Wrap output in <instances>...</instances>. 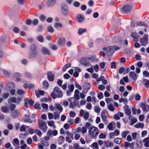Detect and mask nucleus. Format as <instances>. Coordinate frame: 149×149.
Returning a JSON list of instances; mask_svg holds the SVG:
<instances>
[{
    "label": "nucleus",
    "mask_w": 149,
    "mask_h": 149,
    "mask_svg": "<svg viewBox=\"0 0 149 149\" xmlns=\"http://www.w3.org/2000/svg\"><path fill=\"white\" fill-rule=\"evenodd\" d=\"M106 133L105 132L102 133H100L99 136V137L100 139H104L106 137Z\"/></svg>",
    "instance_id": "33"
},
{
    "label": "nucleus",
    "mask_w": 149,
    "mask_h": 149,
    "mask_svg": "<svg viewBox=\"0 0 149 149\" xmlns=\"http://www.w3.org/2000/svg\"><path fill=\"white\" fill-rule=\"evenodd\" d=\"M107 127L109 130H112L113 129V124L112 122L110 123L107 125Z\"/></svg>",
    "instance_id": "47"
},
{
    "label": "nucleus",
    "mask_w": 149,
    "mask_h": 149,
    "mask_svg": "<svg viewBox=\"0 0 149 149\" xmlns=\"http://www.w3.org/2000/svg\"><path fill=\"white\" fill-rule=\"evenodd\" d=\"M103 49L105 52L106 54L108 56H111L115 50V49L113 46H109L107 48L104 47Z\"/></svg>",
    "instance_id": "4"
},
{
    "label": "nucleus",
    "mask_w": 149,
    "mask_h": 149,
    "mask_svg": "<svg viewBox=\"0 0 149 149\" xmlns=\"http://www.w3.org/2000/svg\"><path fill=\"white\" fill-rule=\"evenodd\" d=\"M113 132L114 134L116 136H118L120 134L119 131L118 129H115Z\"/></svg>",
    "instance_id": "56"
},
{
    "label": "nucleus",
    "mask_w": 149,
    "mask_h": 149,
    "mask_svg": "<svg viewBox=\"0 0 149 149\" xmlns=\"http://www.w3.org/2000/svg\"><path fill=\"white\" fill-rule=\"evenodd\" d=\"M42 144L44 146L47 147L49 145V142L46 140H43L42 143Z\"/></svg>",
    "instance_id": "40"
},
{
    "label": "nucleus",
    "mask_w": 149,
    "mask_h": 149,
    "mask_svg": "<svg viewBox=\"0 0 149 149\" xmlns=\"http://www.w3.org/2000/svg\"><path fill=\"white\" fill-rule=\"evenodd\" d=\"M104 145L105 146L108 147H111L113 146V142L109 141H107L104 143Z\"/></svg>",
    "instance_id": "21"
},
{
    "label": "nucleus",
    "mask_w": 149,
    "mask_h": 149,
    "mask_svg": "<svg viewBox=\"0 0 149 149\" xmlns=\"http://www.w3.org/2000/svg\"><path fill=\"white\" fill-rule=\"evenodd\" d=\"M35 131L39 136L40 137L41 136L42 133L40 130H35Z\"/></svg>",
    "instance_id": "49"
},
{
    "label": "nucleus",
    "mask_w": 149,
    "mask_h": 149,
    "mask_svg": "<svg viewBox=\"0 0 149 149\" xmlns=\"http://www.w3.org/2000/svg\"><path fill=\"white\" fill-rule=\"evenodd\" d=\"M129 120L131 121L130 124L131 125H133L137 122V119L136 118H134L132 115H130L129 117Z\"/></svg>",
    "instance_id": "15"
},
{
    "label": "nucleus",
    "mask_w": 149,
    "mask_h": 149,
    "mask_svg": "<svg viewBox=\"0 0 149 149\" xmlns=\"http://www.w3.org/2000/svg\"><path fill=\"white\" fill-rule=\"evenodd\" d=\"M19 115V112L17 110H15L13 111L11 116L14 118H17Z\"/></svg>",
    "instance_id": "13"
},
{
    "label": "nucleus",
    "mask_w": 149,
    "mask_h": 149,
    "mask_svg": "<svg viewBox=\"0 0 149 149\" xmlns=\"http://www.w3.org/2000/svg\"><path fill=\"white\" fill-rule=\"evenodd\" d=\"M3 74L6 77H8L9 76L10 74L7 71L4 70H3Z\"/></svg>",
    "instance_id": "63"
},
{
    "label": "nucleus",
    "mask_w": 149,
    "mask_h": 149,
    "mask_svg": "<svg viewBox=\"0 0 149 149\" xmlns=\"http://www.w3.org/2000/svg\"><path fill=\"white\" fill-rule=\"evenodd\" d=\"M94 109L95 112L99 113L100 111V108L98 106H95L94 107Z\"/></svg>",
    "instance_id": "44"
},
{
    "label": "nucleus",
    "mask_w": 149,
    "mask_h": 149,
    "mask_svg": "<svg viewBox=\"0 0 149 149\" xmlns=\"http://www.w3.org/2000/svg\"><path fill=\"white\" fill-rule=\"evenodd\" d=\"M24 120L25 122H29L31 123L32 122V120L30 119L29 116L25 115L24 118Z\"/></svg>",
    "instance_id": "24"
},
{
    "label": "nucleus",
    "mask_w": 149,
    "mask_h": 149,
    "mask_svg": "<svg viewBox=\"0 0 149 149\" xmlns=\"http://www.w3.org/2000/svg\"><path fill=\"white\" fill-rule=\"evenodd\" d=\"M25 101V106L27 107L28 103L30 106H33L34 104V102L32 100H29L28 98L25 99H24Z\"/></svg>",
    "instance_id": "10"
},
{
    "label": "nucleus",
    "mask_w": 149,
    "mask_h": 149,
    "mask_svg": "<svg viewBox=\"0 0 149 149\" xmlns=\"http://www.w3.org/2000/svg\"><path fill=\"white\" fill-rule=\"evenodd\" d=\"M130 77L132 79L134 80H136L137 78L138 75L133 72H131L129 74Z\"/></svg>",
    "instance_id": "12"
},
{
    "label": "nucleus",
    "mask_w": 149,
    "mask_h": 149,
    "mask_svg": "<svg viewBox=\"0 0 149 149\" xmlns=\"http://www.w3.org/2000/svg\"><path fill=\"white\" fill-rule=\"evenodd\" d=\"M148 37L147 35L145 34L143 37L140 39V43L142 46H146L148 43Z\"/></svg>",
    "instance_id": "5"
},
{
    "label": "nucleus",
    "mask_w": 149,
    "mask_h": 149,
    "mask_svg": "<svg viewBox=\"0 0 149 149\" xmlns=\"http://www.w3.org/2000/svg\"><path fill=\"white\" fill-rule=\"evenodd\" d=\"M87 31V30L86 29H79L78 31V34L79 35H81L83 33L86 32Z\"/></svg>",
    "instance_id": "36"
},
{
    "label": "nucleus",
    "mask_w": 149,
    "mask_h": 149,
    "mask_svg": "<svg viewBox=\"0 0 149 149\" xmlns=\"http://www.w3.org/2000/svg\"><path fill=\"white\" fill-rule=\"evenodd\" d=\"M98 88L100 90L102 91L105 89V87L104 85L101 84L99 85Z\"/></svg>",
    "instance_id": "60"
},
{
    "label": "nucleus",
    "mask_w": 149,
    "mask_h": 149,
    "mask_svg": "<svg viewBox=\"0 0 149 149\" xmlns=\"http://www.w3.org/2000/svg\"><path fill=\"white\" fill-rule=\"evenodd\" d=\"M62 26V24L61 23L56 22L54 24V27L56 28H58V27H61Z\"/></svg>",
    "instance_id": "46"
},
{
    "label": "nucleus",
    "mask_w": 149,
    "mask_h": 149,
    "mask_svg": "<svg viewBox=\"0 0 149 149\" xmlns=\"http://www.w3.org/2000/svg\"><path fill=\"white\" fill-rule=\"evenodd\" d=\"M61 12L63 15L65 16H66L68 14L69 9L61 10Z\"/></svg>",
    "instance_id": "32"
},
{
    "label": "nucleus",
    "mask_w": 149,
    "mask_h": 149,
    "mask_svg": "<svg viewBox=\"0 0 149 149\" xmlns=\"http://www.w3.org/2000/svg\"><path fill=\"white\" fill-rule=\"evenodd\" d=\"M51 95L54 99L57 97H61L63 96L62 91L60 88L57 86L54 87L53 92L51 94Z\"/></svg>",
    "instance_id": "1"
},
{
    "label": "nucleus",
    "mask_w": 149,
    "mask_h": 149,
    "mask_svg": "<svg viewBox=\"0 0 149 149\" xmlns=\"http://www.w3.org/2000/svg\"><path fill=\"white\" fill-rule=\"evenodd\" d=\"M126 113L128 115H130L131 113V110L127 107L125 110Z\"/></svg>",
    "instance_id": "59"
},
{
    "label": "nucleus",
    "mask_w": 149,
    "mask_h": 149,
    "mask_svg": "<svg viewBox=\"0 0 149 149\" xmlns=\"http://www.w3.org/2000/svg\"><path fill=\"white\" fill-rule=\"evenodd\" d=\"M88 133L91 137L94 138L98 134L99 131L97 127L93 126L89 128Z\"/></svg>",
    "instance_id": "2"
},
{
    "label": "nucleus",
    "mask_w": 149,
    "mask_h": 149,
    "mask_svg": "<svg viewBox=\"0 0 149 149\" xmlns=\"http://www.w3.org/2000/svg\"><path fill=\"white\" fill-rule=\"evenodd\" d=\"M137 135V133L136 132H134L132 133V136L133 140H135L136 139Z\"/></svg>",
    "instance_id": "61"
},
{
    "label": "nucleus",
    "mask_w": 149,
    "mask_h": 149,
    "mask_svg": "<svg viewBox=\"0 0 149 149\" xmlns=\"http://www.w3.org/2000/svg\"><path fill=\"white\" fill-rule=\"evenodd\" d=\"M122 9L125 12H128L131 10V7L129 4H125L123 6Z\"/></svg>",
    "instance_id": "9"
},
{
    "label": "nucleus",
    "mask_w": 149,
    "mask_h": 149,
    "mask_svg": "<svg viewBox=\"0 0 149 149\" xmlns=\"http://www.w3.org/2000/svg\"><path fill=\"white\" fill-rule=\"evenodd\" d=\"M35 94L39 98L40 97V95H43L44 94V92L43 91L39 90L35 91Z\"/></svg>",
    "instance_id": "20"
},
{
    "label": "nucleus",
    "mask_w": 149,
    "mask_h": 149,
    "mask_svg": "<svg viewBox=\"0 0 149 149\" xmlns=\"http://www.w3.org/2000/svg\"><path fill=\"white\" fill-rule=\"evenodd\" d=\"M130 71V69L129 68H124L123 67H122L119 69V72L120 74L123 73L124 74H126Z\"/></svg>",
    "instance_id": "7"
},
{
    "label": "nucleus",
    "mask_w": 149,
    "mask_h": 149,
    "mask_svg": "<svg viewBox=\"0 0 149 149\" xmlns=\"http://www.w3.org/2000/svg\"><path fill=\"white\" fill-rule=\"evenodd\" d=\"M106 112L104 111H102L101 113V117L103 122L105 124L108 123V122L107 121V117L106 115Z\"/></svg>",
    "instance_id": "6"
},
{
    "label": "nucleus",
    "mask_w": 149,
    "mask_h": 149,
    "mask_svg": "<svg viewBox=\"0 0 149 149\" xmlns=\"http://www.w3.org/2000/svg\"><path fill=\"white\" fill-rule=\"evenodd\" d=\"M114 142L117 144H120L122 142V139L120 138H116L114 140Z\"/></svg>",
    "instance_id": "27"
},
{
    "label": "nucleus",
    "mask_w": 149,
    "mask_h": 149,
    "mask_svg": "<svg viewBox=\"0 0 149 149\" xmlns=\"http://www.w3.org/2000/svg\"><path fill=\"white\" fill-rule=\"evenodd\" d=\"M21 74L19 73H16L14 74L15 77H17L16 79V81H19L20 80V79L18 77L21 76Z\"/></svg>",
    "instance_id": "29"
},
{
    "label": "nucleus",
    "mask_w": 149,
    "mask_h": 149,
    "mask_svg": "<svg viewBox=\"0 0 149 149\" xmlns=\"http://www.w3.org/2000/svg\"><path fill=\"white\" fill-rule=\"evenodd\" d=\"M107 108L109 110L111 111H113L115 109L114 106L111 104L108 105L107 106Z\"/></svg>",
    "instance_id": "34"
},
{
    "label": "nucleus",
    "mask_w": 149,
    "mask_h": 149,
    "mask_svg": "<svg viewBox=\"0 0 149 149\" xmlns=\"http://www.w3.org/2000/svg\"><path fill=\"white\" fill-rule=\"evenodd\" d=\"M97 97L99 99H101L103 98V95L102 92H100L97 94Z\"/></svg>",
    "instance_id": "55"
},
{
    "label": "nucleus",
    "mask_w": 149,
    "mask_h": 149,
    "mask_svg": "<svg viewBox=\"0 0 149 149\" xmlns=\"http://www.w3.org/2000/svg\"><path fill=\"white\" fill-rule=\"evenodd\" d=\"M1 110L4 113H8L9 111L8 108L5 106L2 107L1 108Z\"/></svg>",
    "instance_id": "37"
},
{
    "label": "nucleus",
    "mask_w": 149,
    "mask_h": 149,
    "mask_svg": "<svg viewBox=\"0 0 149 149\" xmlns=\"http://www.w3.org/2000/svg\"><path fill=\"white\" fill-rule=\"evenodd\" d=\"M8 102L10 103L11 102H12L13 103H16L17 102L16 101V99L14 97H13L11 98H10L8 100Z\"/></svg>",
    "instance_id": "39"
},
{
    "label": "nucleus",
    "mask_w": 149,
    "mask_h": 149,
    "mask_svg": "<svg viewBox=\"0 0 149 149\" xmlns=\"http://www.w3.org/2000/svg\"><path fill=\"white\" fill-rule=\"evenodd\" d=\"M65 139L66 142L68 143H71L72 142V140L73 139H70V136H67L66 137Z\"/></svg>",
    "instance_id": "48"
},
{
    "label": "nucleus",
    "mask_w": 149,
    "mask_h": 149,
    "mask_svg": "<svg viewBox=\"0 0 149 149\" xmlns=\"http://www.w3.org/2000/svg\"><path fill=\"white\" fill-rule=\"evenodd\" d=\"M65 39L64 38H59L58 41V45L61 47H63L65 45Z\"/></svg>",
    "instance_id": "11"
},
{
    "label": "nucleus",
    "mask_w": 149,
    "mask_h": 149,
    "mask_svg": "<svg viewBox=\"0 0 149 149\" xmlns=\"http://www.w3.org/2000/svg\"><path fill=\"white\" fill-rule=\"evenodd\" d=\"M56 107L61 112L63 110V108L62 107L61 105L59 104H56Z\"/></svg>",
    "instance_id": "52"
},
{
    "label": "nucleus",
    "mask_w": 149,
    "mask_h": 149,
    "mask_svg": "<svg viewBox=\"0 0 149 149\" xmlns=\"http://www.w3.org/2000/svg\"><path fill=\"white\" fill-rule=\"evenodd\" d=\"M41 52L44 55L47 54L49 55L50 54L49 50L45 47H42V48Z\"/></svg>",
    "instance_id": "14"
},
{
    "label": "nucleus",
    "mask_w": 149,
    "mask_h": 149,
    "mask_svg": "<svg viewBox=\"0 0 149 149\" xmlns=\"http://www.w3.org/2000/svg\"><path fill=\"white\" fill-rule=\"evenodd\" d=\"M36 46L34 44H32L30 48L31 51H37L36 50Z\"/></svg>",
    "instance_id": "38"
},
{
    "label": "nucleus",
    "mask_w": 149,
    "mask_h": 149,
    "mask_svg": "<svg viewBox=\"0 0 149 149\" xmlns=\"http://www.w3.org/2000/svg\"><path fill=\"white\" fill-rule=\"evenodd\" d=\"M54 76L53 74L51 72L48 73L47 75V78L48 80L51 81H53L54 79Z\"/></svg>",
    "instance_id": "16"
},
{
    "label": "nucleus",
    "mask_w": 149,
    "mask_h": 149,
    "mask_svg": "<svg viewBox=\"0 0 149 149\" xmlns=\"http://www.w3.org/2000/svg\"><path fill=\"white\" fill-rule=\"evenodd\" d=\"M37 40L39 42H42L44 41V38L42 35H39L37 36Z\"/></svg>",
    "instance_id": "30"
},
{
    "label": "nucleus",
    "mask_w": 149,
    "mask_h": 149,
    "mask_svg": "<svg viewBox=\"0 0 149 149\" xmlns=\"http://www.w3.org/2000/svg\"><path fill=\"white\" fill-rule=\"evenodd\" d=\"M83 116L84 118L86 120H87L89 116V113L88 112H86L85 113Z\"/></svg>",
    "instance_id": "50"
},
{
    "label": "nucleus",
    "mask_w": 149,
    "mask_h": 149,
    "mask_svg": "<svg viewBox=\"0 0 149 149\" xmlns=\"http://www.w3.org/2000/svg\"><path fill=\"white\" fill-rule=\"evenodd\" d=\"M144 126V125L143 123H138L134 125V127L136 128H143Z\"/></svg>",
    "instance_id": "26"
},
{
    "label": "nucleus",
    "mask_w": 149,
    "mask_h": 149,
    "mask_svg": "<svg viewBox=\"0 0 149 149\" xmlns=\"http://www.w3.org/2000/svg\"><path fill=\"white\" fill-rule=\"evenodd\" d=\"M143 75L144 77H149V72L146 70H145L143 72Z\"/></svg>",
    "instance_id": "45"
},
{
    "label": "nucleus",
    "mask_w": 149,
    "mask_h": 149,
    "mask_svg": "<svg viewBox=\"0 0 149 149\" xmlns=\"http://www.w3.org/2000/svg\"><path fill=\"white\" fill-rule=\"evenodd\" d=\"M68 9V6L67 4L65 2L62 3L61 6V10Z\"/></svg>",
    "instance_id": "23"
},
{
    "label": "nucleus",
    "mask_w": 149,
    "mask_h": 149,
    "mask_svg": "<svg viewBox=\"0 0 149 149\" xmlns=\"http://www.w3.org/2000/svg\"><path fill=\"white\" fill-rule=\"evenodd\" d=\"M90 85L87 82H85L83 85V88L88 90L90 88Z\"/></svg>",
    "instance_id": "31"
},
{
    "label": "nucleus",
    "mask_w": 149,
    "mask_h": 149,
    "mask_svg": "<svg viewBox=\"0 0 149 149\" xmlns=\"http://www.w3.org/2000/svg\"><path fill=\"white\" fill-rule=\"evenodd\" d=\"M130 133V132L128 131H123L121 133V135L123 138L125 139L127 134Z\"/></svg>",
    "instance_id": "22"
},
{
    "label": "nucleus",
    "mask_w": 149,
    "mask_h": 149,
    "mask_svg": "<svg viewBox=\"0 0 149 149\" xmlns=\"http://www.w3.org/2000/svg\"><path fill=\"white\" fill-rule=\"evenodd\" d=\"M13 143L14 146H16V145L19 144V141L17 138H15L13 139Z\"/></svg>",
    "instance_id": "35"
},
{
    "label": "nucleus",
    "mask_w": 149,
    "mask_h": 149,
    "mask_svg": "<svg viewBox=\"0 0 149 149\" xmlns=\"http://www.w3.org/2000/svg\"><path fill=\"white\" fill-rule=\"evenodd\" d=\"M17 93L19 95H21L24 93V91L22 90L18 89L17 91Z\"/></svg>",
    "instance_id": "54"
},
{
    "label": "nucleus",
    "mask_w": 149,
    "mask_h": 149,
    "mask_svg": "<svg viewBox=\"0 0 149 149\" xmlns=\"http://www.w3.org/2000/svg\"><path fill=\"white\" fill-rule=\"evenodd\" d=\"M32 139L31 138V137H29L27 139L26 143L28 144H31L32 143Z\"/></svg>",
    "instance_id": "62"
},
{
    "label": "nucleus",
    "mask_w": 149,
    "mask_h": 149,
    "mask_svg": "<svg viewBox=\"0 0 149 149\" xmlns=\"http://www.w3.org/2000/svg\"><path fill=\"white\" fill-rule=\"evenodd\" d=\"M141 107L142 108L143 111L147 112L149 111V105H146L144 103H141Z\"/></svg>",
    "instance_id": "8"
},
{
    "label": "nucleus",
    "mask_w": 149,
    "mask_h": 149,
    "mask_svg": "<svg viewBox=\"0 0 149 149\" xmlns=\"http://www.w3.org/2000/svg\"><path fill=\"white\" fill-rule=\"evenodd\" d=\"M37 55V51H30L29 57L30 58H34L36 57Z\"/></svg>",
    "instance_id": "17"
},
{
    "label": "nucleus",
    "mask_w": 149,
    "mask_h": 149,
    "mask_svg": "<svg viewBox=\"0 0 149 149\" xmlns=\"http://www.w3.org/2000/svg\"><path fill=\"white\" fill-rule=\"evenodd\" d=\"M47 124L49 126L53 127L54 129H55L56 127L55 125L54 122L53 120H51L47 122Z\"/></svg>",
    "instance_id": "25"
},
{
    "label": "nucleus",
    "mask_w": 149,
    "mask_h": 149,
    "mask_svg": "<svg viewBox=\"0 0 149 149\" xmlns=\"http://www.w3.org/2000/svg\"><path fill=\"white\" fill-rule=\"evenodd\" d=\"M6 86L7 89H10L11 88H14L15 87V85L12 82H9L7 84Z\"/></svg>",
    "instance_id": "28"
},
{
    "label": "nucleus",
    "mask_w": 149,
    "mask_h": 149,
    "mask_svg": "<svg viewBox=\"0 0 149 149\" xmlns=\"http://www.w3.org/2000/svg\"><path fill=\"white\" fill-rule=\"evenodd\" d=\"M92 147L94 149H99V147L96 142L92 144Z\"/></svg>",
    "instance_id": "41"
},
{
    "label": "nucleus",
    "mask_w": 149,
    "mask_h": 149,
    "mask_svg": "<svg viewBox=\"0 0 149 149\" xmlns=\"http://www.w3.org/2000/svg\"><path fill=\"white\" fill-rule=\"evenodd\" d=\"M38 126L44 132L47 131V127L45 121L42 120H40L38 122Z\"/></svg>",
    "instance_id": "3"
},
{
    "label": "nucleus",
    "mask_w": 149,
    "mask_h": 149,
    "mask_svg": "<svg viewBox=\"0 0 149 149\" xmlns=\"http://www.w3.org/2000/svg\"><path fill=\"white\" fill-rule=\"evenodd\" d=\"M47 29L48 32L51 33H53L54 31V29L53 28L50 26L47 27Z\"/></svg>",
    "instance_id": "43"
},
{
    "label": "nucleus",
    "mask_w": 149,
    "mask_h": 149,
    "mask_svg": "<svg viewBox=\"0 0 149 149\" xmlns=\"http://www.w3.org/2000/svg\"><path fill=\"white\" fill-rule=\"evenodd\" d=\"M13 31L15 33H18L19 31V28L17 27H15L13 28Z\"/></svg>",
    "instance_id": "64"
},
{
    "label": "nucleus",
    "mask_w": 149,
    "mask_h": 149,
    "mask_svg": "<svg viewBox=\"0 0 149 149\" xmlns=\"http://www.w3.org/2000/svg\"><path fill=\"white\" fill-rule=\"evenodd\" d=\"M76 106V103L75 102H70L69 105V107L70 108H72V109H74L75 108Z\"/></svg>",
    "instance_id": "51"
},
{
    "label": "nucleus",
    "mask_w": 149,
    "mask_h": 149,
    "mask_svg": "<svg viewBox=\"0 0 149 149\" xmlns=\"http://www.w3.org/2000/svg\"><path fill=\"white\" fill-rule=\"evenodd\" d=\"M87 130L86 127H83L81 129V133L83 134H85L87 132Z\"/></svg>",
    "instance_id": "58"
},
{
    "label": "nucleus",
    "mask_w": 149,
    "mask_h": 149,
    "mask_svg": "<svg viewBox=\"0 0 149 149\" xmlns=\"http://www.w3.org/2000/svg\"><path fill=\"white\" fill-rule=\"evenodd\" d=\"M56 0H48L47 2V6L51 7L53 6L55 4Z\"/></svg>",
    "instance_id": "19"
},
{
    "label": "nucleus",
    "mask_w": 149,
    "mask_h": 149,
    "mask_svg": "<svg viewBox=\"0 0 149 149\" xmlns=\"http://www.w3.org/2000/svg\"><path fill=\"white\" fill-rule=\"evenodd\" d=\"M69 115L71 117H74L75 116L76 114L74 111H70L69 112Z\"/></svg>",
    "instance_id": "57"
},
{
    "label": "nucleus",
    "mask_w": 149,
    "mask_h": 149,
    "mask_svg": "<svg viewBox=\"0 0 149 149\" xmlns=\"http://www.w3.org/2000/svg\"><path fill=\"white\" fill-rule=\"evenodd\" d=\"M141 98V96L138 93H137L135 97V100L137 101L139 100Z\"/></svg>",
    "instance_id": "53"
},
{
    "label": "nucleus",
    "mask_w": 149,
    "mask_h": 149,
    "mask_svg": "<svg viewBox=\"0 0 149 149\" xmlns=\"http://www.w3.org/2000/svg\"><path fill=\"white\" fill-rule=\"evenodd\" d=\"M129 146L131 149H133L134 148V143H130L128 142H125V143L124 147L127 148Z\"/></svg>",
    "instance_id": "18"
},
{
    "label": "nucleus",
    "mask_w": 149,
    "mask_h": 149,
    "mask_svg": "<svg viewBox=\"0 0 149 149\" xmlns=\"http://www.w3.org/2000/svg\"><path fill=\"white\" fill-rule=\"evenodd\" d=\"M137 25L139 26H146L147 27H148V25L146 24L143 22H137Z\"/></svg>",
    "instance_id": "42"
}]
</instances>
